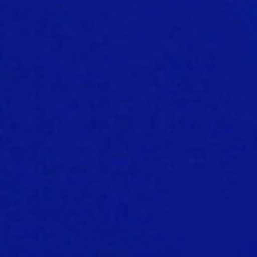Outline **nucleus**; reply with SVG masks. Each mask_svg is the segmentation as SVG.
Segmentation results:
<instances>
[{"label":"nucleus","mask_w":257,"mask_h":257,"mask_svg":"<svg viewBox=\"0 0 257 257\" xmlns=\"http://www.w3.org/2000/svg\"><path fill=\"white\" fill-rule=\"evenodd\" d=\"M44 257H48V68H44Z\"/></svg>","instance_id":"nucleus-1"}]
</instances>
